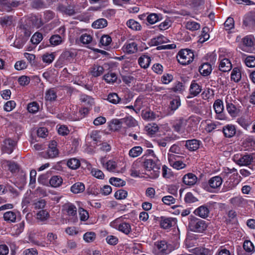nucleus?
Listing matches in <instances>:
<instances>
[{
  "label": "nucleus",
  "mask_w": 255,
  "mask_h": 255,
  "mask_svg": "<svg viewBox=\"0 0 255 255\" xmlns=\"http://www.w3.org/2000/svg\"><path fill=\"white\" fill-rule=\"evenodd\" d=\"M188 220V228L191 232L203 234L205 232L208 227V223L206 221L194 216H190Z\"/></svg>",
  "instance_id": "nucleus-1"
},
{
  "label": "nucleus",
  "mask_w": 255,
  "mask_h": 255,
  "mask_svg": "<svg viewBox=\"0 0 255 255\" xmlns=\"http://www.w3.org/2000/svg\"><path fill=\"white\" fill-rule=\"evenodd\" d=\"M140 165L145 169L144 174L148 175L149 178L155 179L159 176L160 164H156L152 159H146L144 162L140 163Z\"/></svg>",
  "instance_id": "nucleus-2"
},
{
  "label": "nucleus",
  "mask_w": 255,
  "mask_h": 255,
  "mask_svg": "<svg viewBox=\"0 0 255 255\" xmlns=\"http://www.w3.org/2000/svg\"><path fill=\"white\" fill-rule=\"evenodd\" d=\"M178 62L181 65H186L193 61L194 57L193 52L189 49L180 50L178 53Z\"/></svg>",
  "instance_id": "nucleus-3"
},
{
  "label": "nucleus",
  "mask_w": 255,
  "mask_h": 255,
  "mask_svg": "<svg viewBox=\"0 0 255 255\" xmlns=\"http://www.w3.org/2000/svg\"><path fill=\"white\" fill-rule=\"evenodd\" d=\"M233 161L240 166L250 165L254 161L253 156L249 154H235L233 157Z\"/></svg>",
  "instance_id": "nucleus-4"
},
{
  "label": "nucleus",
  "mask_w": 255,
  "mask_h": 255,
  "mask_svg": "<svg viewBox=\"0 0 255 255\" xmlns=\"http://www.w3.org/2000/svg\"><path fill=\"white\" fill-rule=\"evenodd\" d=\"M226 173L227 176L230 174H233L230 177L229 181H227L225 184L228 186V190H230L234 188L239 182V180L237 179L238 177V173L236 168H233L227 169Z\"/></svg>",
  "instance_id": "nucleus-5"
},
{
  "label": "nucleus",
  "mask_w": 255,
  "mask_h": 255,
  "mask_svg": "<svg viewBox=\"0 0 255 255\" xmlns=\"http://www.w3.org/2000/svg\"><path fill=\"white\" fill-rule=\"evenodd\" d=\"M20 4V2L16 0H0V10L10 12Z\"/></svg>",
  "instance_id": "nucleus-6"
},
{
  "label": "nucleus",
  "mask_w": 255,
  "mask_h": 255,
  "mask_svg": "<svg viewBox=\"0 0 255 255\" xmlns=\"http://www.w3.org/2000/svg\"><path fill=\"white\" fill-rule=\"evenodd\" d=\"M223 182L221 177L215 176L210 178L207 184H204V188L208 191L212 192L213 189H217L220 187Z\"/></svg>",
  "instance_id": "nucleus-7"
},
{
  "label": "nucleus",
  "mask_w": 255,
  "mask_h": 255,
  "mask_svg": "<svg viewBox=\"0 0 255 255\" xmlns=\"http://www.w3.org/2000/svg\"><path fill=\"white\" fill-rule=\"evenodd\" d=\"M154 246L161 254H168L174 250V247L167 244L165 241H157L154 243Z\"/></svg>",
  "instance_id": "nucleus-8"
},
{
  "label": "nucleus",
  "mask_w": 255,
  "mask_h": 255,
  "mask_svg": "<svg viewBox=\"0 0 255 255\" xmlns=\"http://www.w3.org/2000/svg\"><path fill=\"white\" fill-rule=\"evenodd\" d=\"M212 205V203L209 202L206 204L201 205L196 208L193 213L196 216H198L202 219H206L209 216V208Z\"/></svg>",
  "instance_id": "nucleus-9"
},
{
  "label": "nucleus",
  "mask_w": 255,
  "mask_h": 255,
  "mask_svg": "<svg viewBox=\"0 0 255 255\" xmlns=\"http://www.w3.org/2000/svg\"><path fill=\"white\" fill-rule=\"evenodd\" d=\"M191 109L192 111L198 115H202L206 110L205 103L201 100L195 99L192 102Z\"/></svg>",
  "instance_id": "nucleus-10"
},
{
  "label": "nucleus",
  "mask_w": 255,
  "mask_h": 255,
  "mask_svg": "<svg viewBox=\"0 0 255 255\" xmlns=\"http://www.w3.org/2000/svg\"><path fill=\"white\" fill-rule=\"evenodd\" d=\"M213 108L216 114V118L218 120H223L225 119L224 114L223 102L220 99L216 100L213 104Z\"/></svg>",
  "instance_id": "nucleus-11"
},
{
  "label": "nucleus",
  "mask_w": 255,
  "mask_h": 255,
  "mask_svg": "<svg viewBox=\"0 0 255 255\" xmlns=\"http://www.w3.org/2000/svg\"><path fill=\"white\" fill-rule=\"evenodd\" d=\"M226 110L229 114L232 117H236L240 113V106L236 105L231 101L226 100Z\"/></svg>",
  "instance_id": "nucleus-12"
},
{
  "label": "nucleus",
  "mask_w": 255,
  "mask_h": 255,
  "mask_svg": "<svg viewBox=\"0 0 255 255\" xmlns=\"http://www.w3.org/2000/svg\"><path fill=\"white\" fill-rule=\"evenodd\" d=\"M2 150L8 154L11 153L14 149L16 142L10 138H7L3 141Z\"/></svg>",
  "instance_id": "nucleus-13"
},
{
  "label": "nucleus",
  "mask_w": 255,
  "mask_h": 255,
  "mask_svg": "<svg viewBox=\"0 0 255 255\" xmlns=\"http://www.w3.org/2000/svg\"><path fill=\"white\" fill-rule=\"evenodd\" d=\"M57 9L60 12L69 16H72L76 13L74 6L71 5L66 6L62 4H59L57 7Z\"/></svg>",
  "instance_id": "nucleus-14"
},
{
  "label": "nucleus",
  "mask_w": 255,
  "mask_h": 255,
  "mask_svg": "<svg viewBox=\"0 0 255 255\" xmlns=\"http://www.w3.org/2000/svg\"><path fill=\"white\" fill-rule=\"evenodd\" d=\"M80 100L83 106L85 107L84 108V110L86 111L87 112L89 111V109L94 103V99L91 97L86 95H81L80 97Z\"/></svg>",
  "instance_id": "nucleus-15"
},
{
  "label": "nucleus",
  "mask_w": 255,
  "mask_h": 255,
  "mask_svg": "<svg viewBox=\"0 0 255 255\" xmlns=\"http://www.w3.org/2000/svg\"><path fill=\"white\" fill-rule=\"evenodd\" d=\"M158 218V217H157ZM159 219L160 225L164 229H167L172 227V222L175 221V219L173 218H167L161 216Z\"/></svg>",
  "instance_id": "nucleus-16"
},
{
  "label": "nucleus",
  "mask_w": 255,
  "mask_h": 255,
  "mask_svg": "<svg viewBox=\"0 0 255 255\" xmlns=\"http://www.w3.org/2000/svg\"><path fill=\"white\" fill-rule=\"evenodd\" d=\"M197 181V177L192 173H189L185 175L183 177V182L187 185L193 186L196 183Z\"/></svg>",
  "instance_id": "nucleus-17"
},
{
  "label": "nucleus",
  "mask_w": 255,
  "mask_h": 255,
  "mask_svg": "<svg viewBox=\"0 0 255 255\" xmlns=\"http://www.w3.org/2000/svg\"><path fill=\"white\" fill-rule=\"evenodd\" d=\"M124 52L127 54H133L137 51V44L135 42L126 43L123 47Z\"/></svg>",
  "instance_id": "nucleus-18"
},
{
  "label": "nucleus",
  "mask_w": 255,
  "mask_h": 255,
  "mask_svg": "<svg viewBox=\"0 0 255 255\" xmlns=\"http://www.w3.org/2000/svg\"><path fill=\"white\" fill-rule=\"evenodd\" d=\"M115 228L126 235H128L131 232L130 224L125 222L120 223L119 224H117Z\"/></svg>",
  "instance_id": "nucleus-19"
},
{
  "label": "nucleus",
  "mask_w": 255,
  "mask_h": 255,
  "mask_svg": "<svg viewBox=\"0 0 255 255\" xmlns=\"http://www.w3.org/2000/svg\"><path fill=\"white\" fill-rule=\"evenodd\" d=\"M232 64L229 59L224 58L221 60L219 68L220 70L224 72H228L232 69Z\"/></svg>",
  "instance_id": "nucleus-20"
},
{
  "label": "nucleus",
  "mask_w": 255,
  "mask_h": 255,
  "mask_svg": "<svg viewBox=\"0 0 255 255\" xmlns=\"http://www.w3.org/2000/svg\"><path fill=\"white\" fill-rule=\"evenodd\" d=\"M193 253L197 255H213L212 250L206 248L204 247H199L194 248Z\"/></svg>",
  "instance_id": "nucleus-21"
},
{
  "label": "nucleus",
  "mask_w": 255,
  "mask_h": 255,
  "mask_svg": "<svg viewBox=\"0 0 255 255\" xmlns=\"http://www.w3.org/2000/svg\"><path fill=\"white\" fill-rule=\"evenodd\" d=\"M223 132L226 137L230 138L235 134L236 130L234 126L228 125L223 128Z\"/></svg>",
  "instance_id": "nucleus-22"
},
{
  "label": "nucleus",
  "mask_w": 255,
  "mask_h": 255,
  "mask_svg": "<svg viewBox=\"0 0 255 255\" xmlns=\"http://www.w3.org/2000/svg\"><path fill=\"white\" fill-rule=\"evenodd\" d=\"M212 70V66L209 63H203L199 68L200 73L203 76L209 75L211 73Z\"/></svg>",
  "instance_id": "nucleus-23"
},
{
  "label": "nucleus",
  "mask_w": 255,
  "mask_h": 255,
  "mask_svg": "<svg viewBox=\"0 0 255 255\" xmlns=\"http://www.w3.org/2000/svg\"><path fill=\"white\" fill-rule=\"evenodd\" d=\"M200 141L197 139H192L186 141V147L191 151H195L197 150L200 145Z\"/></svg>",
  "instance_id": "nucleus-24"
},
{
  "label": "nucleus",
  "mask_w": 255,
  "mask_h": 255,
  "mask_svg": "<svg viewBox=\"0 0 255 255\" xmlns=\"http://www.w3.org/2000/svg\"><path fill=\"white\" fill-rule=\"evenodd\" d=\"M150 61V57L146 55H141L138 60L139 65L141 68L144 69H146L148 67Z\"/></svg>",
  "instance_id": "nucleus-25"
},
{
  "label": "nucleus",
  "mask_w": 255,
  "mask_h": 255,
  "mask_svg": "<svg viewBox=\"0 0 255 255\" xmlns=\"http://www.w3.org/2000/svg\"><path fill=\"white\" fill-rule=\"evenodd\" d=\"M201 87L195 81L192 82L189 89L190 93L191 95L196 96L201 92Z\"/></svg>",
  "instance_id": "nucleus-26"
},
{
  "label": "nucleus",
  "mask_w": 255,
  "mask_h": 255,
  "mask_svg": "<svg viewBox=\"0 0 255 255\" xmlns=\"http://www.w3.org/2000/svg\"><path fill=\"white\" fill-rule=\"evenodd\" d=\"M17 214L13 211H7L3 214V219L8 223H15L16 222Z\"/></svg>",
  "instance_id": "nucleus-27"
},
{
  "label": "nucleus",
  "mask_w": 255,
  "mask_h": 255,
  "mask_svg": "<svg viewBox=\"0 0 255 255\" xmlns=\"http://www.w3.org/2000/svg\"><path fill=\"white\" fill-rule=\"evenodd\" d=\"M140 166L141 165L140 164L137 163H133L132 164L130 169L131 176L133 177H139L141 174H144V173L139 169Z\"/></svg>",
  "instance_id": "nucleus-28"
},
{
  "label": "nucleus",
  "mask_w": 255,
  "mask_h": 255,
  "mask_svg": "<svg viewBox=\"0 0 255 255\" xmlns=\"http://www.w3.org/2000/svg\"><path fill=\"white\" fill-rule=\"evenodd\" d=\"M76 56V54L71 50H65L61 54L60 58L70 61Z\"/></svg>",
  "instance_id": "nucleus-29"
},
{
  "label": "nucleus",
  "mask_w": 255,
  "mask_h": 255,
  "mask_svg": "<svg viewBox=\"0 0 255 255\" xmlns=\"http://www.w3.org/2000/svg\"><path fill=\"white\" fill-rule=\"evenodd\" d=\"M85 190V185L83 183L77 182L71 187V191L74 194L83 192Z\"/></svg>",
  "instance_id": "nucleus-30"
},
{
  "label": "nucleus",
  "mask_w": 255,
  "mask_h": 255,
  "mask_svg": "<svg viewBox=\"0 0 255 255\" xmlns=\"http://www.w3.org/2000/svg\"><path fill=\"white\" fill-rule=\"evenodd\" d=\"M104 68L98 65H94L91 68V73L95 77H98L102 75L104 73Z\"/></svg>",
  "instance_id": "nucleus-31"
},
{
  "label": "nucleus",
  "mask_w": 255,
  "mask_h": 255,
  "mask_svg": "<svg viewBox=\"0 0 255 255\" xmlns=\"http://www.w3.org/2000/svg\"><path fill=\"white\" fill-rule=\"evenodd\" d=\"M169 151L172 153H168V161L171 166L175 168V155L173 154L175 152V144H173L169 150Z\"/></svg>",
  "instance_id": "nucleus-32"
},
{
  "label": "nucleus",
  "mask_w": 255,
  "mask_h": 255,
  "mask_svg": "<svg viewBox=\"0 0 255 255\" xmlns=\"http://www.w3.org/2000/svg\"><path fill=\"white\" fill-rule=\"evenodd\" d=\"M107 20L105 18H100L95 21L92 24V27L94 28H103L107 26Z\"/></svg>",
  "instance_id": "nucleus-33"
},
{
  "label": "nucleus",
  "mask_w": 255,
  "mask_h": 255,
  "mask_svg": "<svg viewBox=\"0 0 255 255\" xmlns=\"http://www.w3.org/2000/svg\"><path fill=\"white\" fill-rule=\"evenodd\" d=\"M57 98V94L54 89H50L45 93V99L50 102L55 101Z\"/></svg>",
  "instance_id": "nucleus-34"
},
{
  "label": "nucleus",
  "mask_w": 255,
  "mask_h": 255,
  "mask_svg": "<svg viewBox=\"0 0 255 255\" xmlns=\"http://www.w3.org/2000/svg\"><path fill=\"white\" fill-rule=\"evenodd\" d=\"M63 182L62 178L59 176H53L49 180V183L51 186L57 187L60 186Z\"/></svg>",
  "instance_id": "nucleus-35"
},
{
  "label": "nucleus",
  "mask_w": 255,
  "mask_h": 255,
  "mask_svg": "<svg viewBox=\"0 0 255 255\" xmlns=\"http://www.w3.org/2000/svg\"><path fill=\"white\" fill-rule=\"evenodd\" d=\"M146 19L150 24H154L162 19L160 14L152 13L146 16Z\"/></svg>",
  "instance_id": "nucleus-36"
},
{
  "label": "nucleus",
  "mask_w": 255,
  "mask_h": 255,
  "mask_svg": "<svg viewBox=\"0 0 255 255\" xmlns=\"http://www.w3.org/2000/svg\"><path fill=\"white\" fill-rule=\"evenodd\" d=\"M142 152V148L141 146H134L129 150L128 155L130 157L134 158L140 155Z\"/></svg>",
  "instance_id": "nucleus-37"
},
{
  "label": "nucleus",
  "mask_w": 255,
  "mask_h": 255,
  "mask_svg": "<svg viewBox=\"0 0 255 255\" xmlns=\"http://www.w3.org/2000/svg\"><path fill=\"white\" fill-rule=\"evenodd\" d=\"M67 166L72 169H76L80 166V161L76 158L69 159L67 162Z\"/></svg>",
  "instance_id": "nucleus-38"
},
{
  "label": "nucleus",
  "mask_w": 255,
  "mask_h": 255,
  "mask_svg": "<svg viewBox=\"0 0 255 255\" xmlns=\"http://www.w3.org/2000/svg\"><path fill=\"white\" fill-rule=\"evenodd\" d=\"M231 80L235 82H238L241 78V72L239 68H235L233 69L231 75Z\"/></svg>",
  "instance_id": "nucleus-39"
},
{
  "label": "nucleus",
  "mask_w": 255,
  "mask_h": 255,
  "mask_svg": "<svg viewBox=\"0 0 255 255\" xmlns=\"http://www.w3.org/2000/svg\"><path fill=\"white\" fill-rule=\"evenodd\" d=\"M123 124L122 119H114L111 122L110 126L112 129L116 131L119 130L122 128Z\"/></svg>",
  "instance_id": "nucleus-40"
},
{
  "label": "nucleus",
  "mask_w": 255,
  "mask_h": 255,
  "mask_svg": "<svg viewBox=\"0 0 255 255\" xmlns=\"http://www.w3.org/2000/svg\"><path fill=\"white\" fill-rule=\"evenodd\" d=\"M107 100L113 104H117L121 102V99L117 93H111L108 95Z\"/></svg>",
  "instance_id": "nucleus-41"
},
{
  "label": "nucleus",
  "mask_w": 255,
  "mask_h": 255,
  "mask_svg": "<svg viewBox=\"0 0 255 255\" xmlns=\"http://www.w3.org/2000/svg\"><path fill=\"white\" fill-rule=\"evenodd\" d=\"M166 38L163 36H159L150 40V43L152 46H157L166 42Z\"/></svg>",
  "instance_id": "nucleus-42"
},
{
  "label": "nucleus",
  "mask_w": 255,
  "mask_h": 255,
  "mask_svg": "<svg viewBox=\"0 0 255 255\" xmlns=\"http://www.w3.org/2000/svg\"><path fill=\"white\" fill-rule=\"evenodd\" d=\"M127 26L130 29L134 30H140L141 25L140 24L133 19H129L127 22Z\"/></svg>",
  "instance_id": "nucleus-43"
},
{
  "label": "nucleus",
  "mask_w": 255,
  "mask_h": 255,
  "mask_svg": "<svg viewBox=\"0 0 255 255\" xmlns=\"http://www.w3.org/2000/svg\"><path fill=\"white\" fill-rule=\"evenodd\" d=\"M162 176L164 178H170L174 176V172L166 165H164L162 166Z\"/></svg>",
  "instance_id": "nucleus-44"
},
{
  "label": "nucleus",
  "mask_w": 255,
  "mask_h": 255,
  "mask_svg": "<svg viewBox=\"0 0 255 255\" xmlns=\"http://www.w3.org/2000/svg\"><path fill=\"white\" fill-rule=\"evenodd\" d=\"M104 79L108 83H114L117 79V76L115 73H108L104 75Z\"/></svg>",
  "instance_id": "nucleus-45"
},
{
  "label": "nucleus",
  "mask_w": 255,
  "mask_h": 255,
  "mask_svg": "<svg viewBox=\"0 0 255 255\" xmlns=\"http://www.w3.org/2000/svg\"><path fill=\"white\" fill-rule=\"evenodd\" d=\"M186 125V120L184 119H180L176 123V131L181 133L183 132L184 131Z\"/></svg>",
  "instance_id": "nucleus-46"
},
{
  "label": "nucleus",
  "mask_w": 255,
  "mask_h": 255,
  "mask_svg": "<svg viewBox=\"0 0 255 255\" xmlns=\"http://www.w3.org/2000/svg\"><path fill=\"white\" fill-rule=\"evenodd\" d=\"M255 39L251 35H248L243 39V43L246 47H252L254 45Z\"/></svg>",
  "instance_id": "nucleus-47"
},
{
  "label": "nucleus",
  "mask_w": 255,
  "mask_h": 255,
  "mask_svg": "<svg viewBox=\"0 0 255 255\" xmlns=\"http://www.w3.org/2000/svg\"><path fill=\"white\" fill-rule=\"evenodd\" d=\"M109 181L112 185L117 187L124 186L126 185V182L119 178L111 177Z\"/></svg>",
  "instance_id": "nucleus-48"
},
{
  "label": "nucleus",
  "mask_w": 255,
  "mask_h": 255,
  "mask_svg": "<svg viewBox=\"0 0 255 255\" xmlns=\"http://www.w3.org/2000/svg\"><path fill=\"white\" fill-rule=\"evenodd\" d=\"M37 219L41 221L47 220L49 218V214L45 210H41L37 213Z\"/></svg>",
  "instance_id": "nucleus-49"
},
{
  "label": "nucleus",
  "mask_w": 255,
  "mask_h": 255,
  "mask_svg": "<svg viewBox=\"0 0 255 255\" xmlns=\"http://www.w3.org/2000/svg\"><path fill=\"white\" fill-rule=\"evenodd\" d=\"M12 16L6 15L0 18V23L2 27L10 25L12 23Z\"/></svg>",
  "instance_id": "nucleus-50"
},
{
  "label": "nucleus",
  "mask_w": 255,
  "mask_h": 255,
  "mask_svg": "<svg viewBox=\"0 0 255 255\" xmlns=\"http://www.w3.org/2000/svg\"><path fill=\"white\" fill-rule=\"evenodd\" d=\"M49 42L51 45L53 46H57L61 44L62 42L61 37L58 34L52 35L49 39Z\"/></svg>",
  "instance_id": "nucleus-51"
},
{
  "label": "nucleus",
  "mask_w": 255,
  "mask_h": 255,
  "mask_svg": "<svg viewBox=\"0 0 255 255\" xmlns=\"http://www.w3.org/2000/svg\"><path fill=\"white\" fill-rule=\"evenodd\" d=\"M243 248L247 253L252 254L254 252V246L250 241H245L243 244Z\"/></svg>",
  "instance_id": "nucleus-52"
},
{
  "label": "nucleus",
  "mask_w": 255,
  "mask_h": 255,
  "mask_svg": "<svg viewBox=\"0 0 255 255\" xmlns=\"http://www.w3.org/2000/svg\"><path fill=\"white\" fill-rule=\"evenodd\" d=\"M231 203L235 206H242L246 202L244 199L241 197H235L230 200Z\"/></svg>",
  "instance_id": "nucleus-53"
},
{
  "label": "nucleus",
  "mask_w": 255,
  "mask_h": 255,
  "mask_svg": "<svg viewBox=\"0 0 255 255\" xmlns=\"http://www.w3.org/2000/svg\"><path fill=\"white\" fill-rule=\"evenodd\" d=\"M58 150L57 149H54L49 148H48L46 155L44 156L45 158H53L56 157L58 155Z\"/></svg>",
  "instance_id": "nucleus-54"
},
{
  "label": "nucleus",
  "mask_w": 255,
  "mask_h": 255,
  "mask_svg": "<svg viewBox=\"0 0 255 255\" xmlns=\"http://www.w3.org/2000/svg\"><path fill=\"white\" fill-rule=\"evenodd\" d=\"M96 237V235L95 232H90L86 233L83 236L84 240L88 243L93 242Z\"/></svg>",
  "instance_id": "nucleus-55"
},
{
  "label": "nucleus",
  "mask_w": 255,
  "mask_h": 255,
  "mask_svg": "<svg viewBox=\"0 0 255 255\" xmlns=\"http://www.w3.org/2000/svg\"><path fill=\"white\" fill-rule=\"evenodd\" d=\"M206 123V126L205 128V129L208 133L213 131L217 128V126H218V124L215 122H213L212 121H207Z\"/></svg>",
  "instance_id": "nucleus-56"
},
{
  "label": "nucleus",
  "mask_w": 255,
  "mask_h": 255,
  "mask_svg": "<svg viewBox=\"0 0 255 255\" xmlns=\"http://www.w3.org/2000/svg\"><path fill=\"white\" fill-rule=\"evenodd\" d=\"M39 105L36 102H33L28 104L27 105V110L29 113H35L39 110Z\"/></svg>",
  "instance_id": "nucleus-57"
},
{
  "label": "nucleus",
  "mask_w": 255,
  "mask_h": 255,
  "mask_svg": "<svg viewBox=\"0 0 255 255\" xmlns=\"http://www.w3.org/2000/svg\"><path fill=\"white\" fill-rule=\"evenodd\" d=\"M66 206V211L69 216H74L77 214V208L75 205L69 203Z\"/></svg>",
  "instance_id": "nucleus-58"
},
{
  "label": "nucleus",
  "mask_w": 255,
  "mask_h": 255,
  "mask_svg": "<svg viewBox=\"0 0 255 255\" xmlns=\"http://www.w3.org/2000/svg\"><path fill=\"white\" fill-rule=\"evenodd\" d=\"M187 29L191 31H195L199 29L200 27V24L195 21H188L186 24Z\"/></svg>",
  "instance_id": "nucleus-59"
},
{
  "label": "nucleus",
  "mask_w": 255,
  "mask_h": 255,
  "mask_svg": "<svg viewBox=\"0 0 255 255\" xmlns=\"http://www.w3.org/2000/svg\"><path fill=\"white\" fill-rule=\"evenodd\" d=\"M122 121L123 124L126 125L128 127H134L136 124L135 120L132 117L123 118Z\"/></svg>",
  "instance_id": "nucleus-60"
},
{
  "label": "nucleus",
  "mask_w": 255,
  "mask_h": 255,
  "mask_svg": "<svg viewBox=\"0 0 255 255\" xmlns=\"http://www.w3.org/2000/svg\"><path fill=\"white\" fill-rule=\"evenodd\" d=\"M43 38L42 34L39 32H36L31 38L30 41L34 44H38Z\"/></svg>",
  "instance_id": "nucleus-61"
},
{
  "label": "nucleus",
  "mask_w": 255,
  "mask_h": 255,
  "mask_svg": "<svg viewBox=\"0 0 255 255\" xmlns=\"http://www.w3.org/2000/svg\"><path fill=\"white\" fill-rule=\"evenodd\" d=\"M162 201L165 205L170 206L175 203V199L170 195L165 196L162 198Z\"/></svg>",
  "instance_id": "nucleus-62"
},
{
  "label": "nucleus",
  "mask_w": 255,
  "mask_h": 255,
  "mask_svg": "<svg viewBox=\"0 0 255 255\" xmlns=\"http://www.w3.org/2000/svg\"><path fill=\"white\" fill-rule=\"evenodd\" d=\"M31 6L34 8H42L45 7V4L42 0H34L31 2Z\"/></svg>",
  "instance_id": "nucleus-63"
},
{
  "label": "nucleus",
  "mask_w": 255,
  "mask_h": 255,
  "mask_svg": "<svg viewBox=\"0 0 255 255\" xmlns=\"http://www.w3.org/2000/svg\"><path fill=\"white\" fill-rule=\"evenodd\" d=\"M245 63L249 67H255V57L254 56H248L245 60Z\"/></svg>",
  "instance_id": "nucleus-64"
}]
</instances>
